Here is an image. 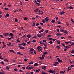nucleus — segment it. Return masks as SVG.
<instances>
[{
    "label": "nucleus",
    "mask_w": 74,
    "mask_h": 74,
    "mask_svg": "<svg viewBox=\"0 0 74 74\" xmlns=\"http://www.w3.org/2000/svg\"><path fill=\"white\" fill-rule=\"evenodd\" d=\"M36 4V5H38V6L40 5V3H37Z\"/></svg>",
    "instance_id": "72a5a7b5"
},
{
    "label": "nucleus",
    "mask_w": 74,
    "mask_h": 74,
    "mask_svg": "<svg viewBox=\"0 0 74 74\" xmlns=\"http://www.w3.org/2000/svg\"><path fill=\"white\" fill-rule=\"evenodd\" d=\"M8 40L9 41H10L11 40V38H8Z\"/></svg>",
    "instance_id": "338daca9"
},
{
    "label": "nucleus",
    "mask_w": 74,
    "mask_h": 74,
    "mask_svg": "<svg viewBox=\"0 0 74 74\" xmlns=\"http://www.w3.org/2000/svg\"><path fill=\"white\" fill-rule=\"evenodd\" d=\"M43 54H48V53H47V52H44L43 53Z\"/></svg>",
    "instance_id": "7c9ffc66"
},
{
    "label": "nucleus",
    "mask_w": 74,
    "mask_h": 74,
    "mask_svg": "<svg viewBox=\"0 0 74 74\" xmlns=\"http://www.w3.org/2000/svg\"><path fill=\"white\" fill-rule=\"evenodd\" d=\"M0 36L2 38H4V37L2 35L0 34Z\"/></svg>",
    "instance_id": "de8ad7c7"
},
{
    "label": "nucleus",
    "mask_w": 74,
    "mask_h": 74,
    "mask_svg": "<svg viewBox=\"0 0 74 74\" xmlns=\"http://www.w3.org/2000/svg\"><path fill=\"white\" fill-rule=\"evenodd\" d=\"M4 61H5V62H9L8 60L6 59H4Z\"/></svg>",
    "instance_id": "c756f323"
},
{
    "label": "nucleus",
    "mask_w": 74,
    "mask_h": 74,
    "mask_svg": "<svg viewBox=\"0 0 74 74\" xmlns=\"http://www.w3.org/2000/svg\"><path fill=\"white\" fill-rule=\"evenodd\" d=\"M27 37H28V38H30V37H31V35H27Z\"/></svg>",
    "instance_id": "393cba45"
},
{
    "label": "nucleus",
    "mask_w": 74,
    "mask_h": 74,
    "mask_svg": "<svg viewBox=\"0 0 74 74\" xmlns=\"http://www.w3.org/2000/svg\"><path fill=\"white\" fill-rule=\"evenodd\" d=\"M41 70V69H39L37 70H36V71H35V70H34V71H35L36 72H39V71H40V70Z\"/></svg>",
    "instance_id": "9b49d317"
},
{
    "label": "nucleus",
    "mask_w": 74,
    "mask_h": 74,
    "mask_svg": "<svg viewBox=\"0 0 74 74\" xmlns=\"http://www.w3.org/2000/svg\"><path fill=\"white\" fill-rule=\"evenodd\" d=\"M65 12L64 11H62L61 12H60V15H62L63 14H64Z\"/></svg>",
    "instance_id": "5701e85b"
},
{
    "label": "nucleus",
    "mask_w": 74,
    "mask_h": 74,
    "mask_svg": "<svg viewBox=\"0 0 74 74\" xmlns=\"http://www.w3.org/2000/svg\"><path fill=\"white\" fill-rule=\"evenodd\" d=\"M71 21H72L73 23H74V21H73V18H71Z\"/></svg>",
    "instance_id": "c03bdc74"
},
{
    "label": "nucleus",
    "mask_w": 74,
    "mask_h": 74,
    "mask_svg": "<svg viewBox=\"0 0 74 74\" xmlns=\"http://www.w3.org/2000/svg\"><path fill=\"white\" fill-rule=\"evenodd\" d=\"M56 48H58V49L59 50V49H60V46L57 45L56 46Z\"/></svg>",
    "instance_id": "a211bd4d"
},
{
    "label": "nucleus",
    "mask_w": 74,
    "mask_h": 74,
    "mask_svg": "<svg viewBox=\"0 0 74 74\" xmlns=\"http://www.w3.org/2000/svg\"><path fill=\"white\" fill-rule=\"evenodd\" d=\"M37 49H38V52H40V51H42V47L39 46L37 47Z\"/></svg>",
    "instance_id": "f257e3e1"
},
{
    "label": "nucleus",
    "mask_w": 74,
    "mask_h": 74,
    "mask_svg": "<svg viewBox=\"0 0 74 74\" xmlns=\"http://www.w3.org/2000/svg\"><path fill=\"white\" fill-rule=\"evenodd\" d=\"M64 73H65V71H64L63 72V71L60 72V74H64Z\"/></svg>",
    "instance_id": "f3484780"
},
{
    "label": "nucleus",
    "mask_w": 74,
    "mask_h": 74,
    "mask_svg": "<svg viewBox=\"0 0 74 74\" xmlns=\"http://www.w3.org/2000/svg\"><path fill=\"white\" fill-rule=\"evenodd\" d=\"M37 37H39V38L41 37V35L40 34H37Z\"/></svg>",
    "instance_id": "f8f14e48"
},
{
    "label": "nucleus",
    "mask_w": 74,
    "mask_h": 74,
    "mask_svg": "<svg viewBox=\"0 0 74 74\" xmlns=\"http://www.w3.org/2000/svg\"><path fill=\"white\" fill-rule=\"evenodd\" d=\"M10 52H13V53H15V51H14V50H10Z\"/></svg>",
    "instance_id": "dca6fc26"
},
{
    "label": "nucleus",
    "mask_w": 74,
    "mask_h": 74,
    "mask_svg": "<svg viewBox=\"0 0 74 74\" xmlns=\"http://www.w3.org/2000/svg\"><path fill=\"white\" fill-rule=\"evenodd\" d=\"M8 7H12V5L11 4H9L8 5Z\"/></svg>",
    "instance_id": "864d4df0"
},
{
    "label": "nucleus",
    "mask_w": 74,
    "mask_h": 74,
    "mask_svg": "<svg viewBox=\"0 0 74 74\" xmlns=\"http://www.w3.org/2000/svg\"><path fill=\"white\" fill-rule=\"evenodd\" d=\"M64 33H65V34H68V32L66 31V30H64Z\"/></svg>",
    "instance_id": "412c9836"
},
{
    "label": "nucleus",
    "mask_w": 74,
    "mask_h": 74,
    "mask_svg": "<svg viewBox=\"0 0 74 74\" xmlns=\"http://www.w3.org/2000/svg\"><path fill=\"white\" fill-rule=\"evenodd\" d=\"M49 72L50 73H52L53 74H55L56 73V72L55 71H53L52 70H50L49 71Z\"/></svg>",
    "instance_id": "f03ea898"
},
{
    "label": "nucleus",
    "mask_w": 74,
    "mask_h": 74,
    "mask_svg": "<svg viewBox=\"0 0 74 74\" xmlns=\"http://www.w3.org/2000/svg\"><path fill=\"white\" fill-rule=\"evenodd\" d=\"M56 39H53V42L55 41H56Z\"/></svg>",
    "instance_id": "3c124183"
},
{
    "label": "nucleus",
    "mask_w": 74,
    "mask_h": 74,
    "mask_svg": "<svg viewBox=\"0 0 74 74\" xmlns=\"http://www.w3.org/2000/svg\"><path fill=\"white\" fill-rule=\"evenodd\" d=\"M74 65L73 64V65H71L70 66V67H74Z\"/></svg>",
    "instance_id": "603ef678"
},
{
    "label": "nucleus",
    "mask_w": 74,
    "mask_h": 74,
    "mask_svg": "<svg viewBox=\"0 0 74 74\" xmlns=\"http://www.w3.org/2000/svg\"><path fill=\"white\" fill-rule=\"evenodd\" d=\"M24 20H25V21H26V20H27L28 18H27V17H25L24 18Z\"/></svg>",
    "instance_id": "c85d7f7f"
},
{
    "label": "nucleus",
    "mask_w": 74,
    "mask_h": 74,
    "mask_svg": "<svg viewBox=\"0 0 74 74\" xmlns=\"http://www.w3.org/2000/svg\"><path fill=\"white\" fill-rule=\"evenodd\" d=\"M20 73H22L23 71L21 69L19 70Z\"/></svg>",
    "instance_id": "680f3d73"
},
{
    "label": "nucleus",
    "mask_w": 74,
    "mask_h": 74,
    "mask_svg": "<svg viewBox=\"0 0 74 74\" xmlns=\"http://www.w3.org/2000/svg\"><path fill=\"white\" fill-rule=\"evenodd\" d=\"M47 48V46H45L44 47V49L45 50V49Z\"/></svg>",
    "instance_id": "e2e57ef3"
},
{
    "label": "nucleus",
    "mask_w": 74,
    "mask_h": 74,
    "mask_svg": "<svg viewBox=\"0 0 74 74\" xmlns=\"http://www.w3.org/2000/svg\"><path fill=\"white\" fill-rule=\"evenodd\" d=\"M0 59H2V60H3V59H4V58H1V56H0Z\"/></svg>",
    "instance_id": "13d9d810"
},
{
    "label": "nucleus",
    "mask_w": 74,
    "mask_h": 74,
    "mask_svg": "<svg viewBox=\"0 0 74 74\" xmlns=\"http://www.w3.org/2000/svg\"><path fill=\"white\" fill-rule=\"evenodd\" d=\"M14 71H17V69H14Z\"/></svg>",
    "instance_id": "052dcab7"
},
{
    "label": "nucleus",
    "mask_w": 74,
    "mask_h": 74,
    "mask_svg": "<svg viewBox=\"0 0 74 74\" xmlns=\"http://www.w3.org/2000/svg\"><path fill=\"white\" fill-rule=\"evenodd\" d=\"M3 35L5 36H8V33H6L4 34Z\"/></svg>",
    "instance_id": "1a4fd4ad"
},
{
    "label": "nucleus",
    "mask_w": 74,
    "mask_h": 74,
    "mask_svg": "<svg viewBox=\"0 0 74 74\" xmlns=\"http://www.w3.org/2000/svg\"><path fill=\"white\" fill-rule=\"evenodd\" d=\"M60 31L61 33H64V30H63V29H60Z\"/></svg>",
    "instance_id": "6ab92c4d"
},
{
    "label": "nucleus",
    "mask_w": 74,
    "mask_h": 74,
    "mask_svg": "<svg viewBox=\"0 0 74 74\" xmlns=\"http://www.w3.org/2000/svg\"><path fill=\"white\" fill-rule=\"evenodd\" d=\"M21 53V52H18L17 53V55H20Z\"/></svg>",
    "instance_id": "37998d69"
},
{
    "label": "nucleus",
    "mask_w": 74,
    "mask_h": 74,
    "mask_svg": "<svg viewBox=\"0 0 74 74\" xmlns=\"http://www.w3.org/2000/svg\"><path fill=\"white\" fill-rule=\"evenodd\" d=\"M65 48L66 49H68L69 48H70V47L67 46H65Z\"/></svg>",
    "instance_id": "bb28decb"
},
{
    "label": "nucleus",
    "mask_w": 74,
    "mask_h": 74,
    "mask_svg": "<svg viewBox=\"0 0 74 74\" xmlns=\"http://www.w3.org/2000/svg\"><path fill=\"white\" fill-rule=\"evenodd\" d=\"M36 42V40H34L32 41V42Z\"/></svg>",
    "instance_id": "4c0bfd02"
},
{
    "label": "nucleus",
    "mask_w": 74,
    "mask_h": 74,
    "mask_svg": "<svg viewBox=\"0 0 74 74\" xmlns=\"http://www.w3.org/2000/svg\"><path fill=\"white\" fill-rule=\"evenodd\" d=\"M45 54H44L43 55H42V57H45Z\"/></svg>",
    "instance_id": "bf43d9fd"
},
{
    "label": "nucleus",
    "mask_w": 74,
    "mask_h": 74,
    "mask_svg": "<svg viewBox=\"0 0 74 74\" xmlns=\"http://www.w3.org/2000/svg\"><path fill=\"white\" fill-rule=\"evenodd\" d=\"M38 11V9H36L35 10H34V12H37Z\"/></svg>",
    "instance_id": "9d476101"
},
{
    "label": "nucleus",
    "mask_w": 74,
    "mask_h": 74,
    "mask_svg": "<svg viewBox=\"0 0 74 74\" xmlns=\"http://www.w3.org/2000/svg\"><path fill=\"white\" fill-rule=\"evenodd\" d=\"M18 47L20 49H25V47H22V46H18Z\"/></svg>",
    "instance_id": "7ed1b4c3"
},
{
    "label": "nucleus",
    "mask_w": 74,
    "mask_h": 74,
    "mask_svg": "<svg viewBox=\"0 0 74 74\" xmlns=\"http://www.w3.org/2000/svg\"><path fill=\"white\" fill-rule=\"evenodd\" d=\"M10 16V14H6V15L5 16V18H8V16Z\"/></svg>",
    "instance_id": "2eb2a0df"
},
{
    "label": "nucleus",
    "mask_w": 74,
    "mask_h": 74,
    "mask_svg": "<svg viewBox=\"0 0 74 74\" xmlns=\"http://www.w3.org/2000/svg\"><path fill=\"white\" fill-rule=\"evenodd\" d=\"M11 42H10L9 44H7V45H8V46H10V45H11Z\"/></svg>",
    "instance_id": "ea45409f"
},
{
    "label": "nucleus",
    "mask_w": 74,
    "mask_h": 74,
    "mask_svg": "<svg viewBox=\"0 0 74 74\" xmlns=\"http://www.w3.org/2000/svg\"><path fill=\"white\" fill-rule=\"evenodd\" d=\"M53 63L56 64H59V62H54Z\"/></svg>",
    "instance_id": "cd10ccee"
},
{
    "label": "nucleus",
    "mask_w": 74,
    "mask_h": 74,
    "mask_svg": "<svg viewBox=\"0 0 74 74\" xmlns=\"http://www.w3.org/2000/svg\"><path fill=\"white\" fill-rule=\"evenodd\" d=\"M44 32V29H42L40 31L38 32V33H42V32Z\"/></svg>",
    "instance_id": "ddd939ff"
},
{
    "label": "nucleus",
    "mask_w": 74,
    "mask_h": 74,
    "mask_svg": "<svg viewBox=\"0 0 74 74\" xmlns=\"http://www.w3.org/2000/svg\"><path fill=\"white\" fill-rule=\"evenodd\" d=\"M9 34L10 36H11V37H12V36H14V34H13L12 33H10Z\"/></svg>",
    "instance_id": "aec40b11"
},
{
    "label": "nucleus",
    "mask_w": 74,
    "mask_h": 74,
    "mask_svg": "<svg viewBox=\"0 0 74 74\" xmlns=\"http://www.w3.org/2000/svg\"><path fill=\"white\" fill-rule=\"evenodd\" d=\"M57 41V44H60V41L57 40H56Z\"/></svg>",
    "instance_id": "423d86ee"
},
{
    "label": "nucleus",
    "mask_w": 74,
    "mask_h": 74,
    "mask_svg": "<svg viewBox=\"0 0 74 74\" xmlns=\"http://www.w3.org/2000/svg\"><path fill=\"white\" fill-rule=\"evenodd\" d=\"M22 68L23 69H26V67H25V66H23L22 67Z\"/></svg>",
    "instance_id": "4d7b16f0"
},
{
    "label": "nucleus",
    "mask_w": 74,
    "mask_h": 74,
    "mask_svg": "<svg viewBox=\"0 0 74 74\" xmlns=\"http://www.w3.org/2000/svg\"><path fill=\"white\" fill-rule=\"evenodd\" d=\"M33 69V66H31V67H29L28 68V70H32Z\"/></svg>",
    "instance_id": "4468645a"
},
{
    "label": "nucleus",
    "mask_w": 74,
    "mask_h": 74,
    "mask_svg": "<svg viewBox=\"0 0 74 74\" xmlns=\"http://www.w3.org/2000/svg\"><path fill=\"white\" fill-rule=\"evenodd\" d=\"M4 74V73H2V72L0 73V74Z\"/></svg>",
    "instance_id": "774afa93"
},
{
    "label": "nucleus",
    "mask_w": 74,
    "mask_h": 74,
    "mask_svg": "<svg viewBox=\"0 0 74 74\" xmlns=\"http://www.w3.org/2000/svg\"><path fill=\"white\" fill-rule=\"evenodd\" d=\"M49 44H53V42L52 41H50L49 42Z\"/></svg>",
    "instance_id": "f704fd0d"
},
{
    "label": "nucleus",
    "mask_w": 74,
    "mask_h": 74,
    "mask_svg": "<svg viewBox=\"0 0 74 74\" xmlns=\"http://www.w3.org/2000/svg\"><path fill=\"white\" fill-rule=\"evenodd\" d=\"M51 35H48V36H47V37H51Z\"/></svg>",
    "instance_id": "0e129e2a"
},
{
    "label": "nucleus",
    "mask_w": 74,
    "mask_h": 74,
    "mask_svg": "<svg viewBox=\"0 0 74 74\" xmlns=\"http://www.w3.org/2000/svg\"><path fill=\"white\" fill-rule=\"evenodd\" d=\"M43 70H44V71H45L46 70L45 69H46V66H43L42 67V68Z\"/></svg>",
    "instance_id": "20e7f679"
},
{
    "label": "nucleus",
    "mask_w": 74,
    "mask_h": 74,
    "mask_svg": "<svg viewBox=\"0 0 74 74\" xmlns=\"http://www.w3.org/2000/svg\"><path fill=\"white\" fill-rule=\"evenodd\" d=\"M4 9L5 10H7V11H8V10H9L8 8H5Z\"/></svg>",
    "instance_id": "2f4dec72"
},
{
    "label": "nucleus",
    "mask_w": 74,
    "mask_h": 74,
    "mask_svg": "<svg viewBox=\"0 0 74 74\" xmlns=\"http://www.w3.org/2000/svg\"><path fill=\"white\" fill-rule=\"evenodd\" d=\"M71 53H74V50H72L71 51Z\"/></svg>",
    "instance_id": "69168bd1"
},
{
    "label": "nucleus",
    "mask_w": 74,
    "mask_h": 74,
    "mask_svg": "<svg viewBox=\"0 0 74 74\" xmlns=\"http://www.w3.org/2000/svg\"><path fill=\"white\" fill-rule=\"evenodd\" d=\"M42 22L43 23H45V21L44 20H42Z\"/></svg>",
    "instance_id": "6e6d98bb"
},
{
    "label": "nucleus",
    "mask_w": 74,
    "mask_h": 74,
    "mask_svg": "<svg viewBox=\"0 0 74 74\" xmlns=\"http://www.w3.org/2000/svg\"><path fill=\"white\" fill-rule=\"evenodd\" d=\"M32 38H37V36H33Z\"/></svg>",
    "instance_id": "c9c22d12"
},
{
    "label": "nucleus",
    "mask_w": 74,
    "mask_h": 74,
    "mask_svg": "<svg viewBox=\"0 0 74 74\" xmlns=\"http://www.w3.org/2000/svg\"><path fill=\"white\" fill-rule=\"evenodd\" d=\"M30 42H31V41H29L27 42V44H29L30 43Z\"/></svg>",
    "instance_id": "09e8293b"
},
{
    "label": "nucleus",
    "mask_w": 74,
    "mask_h": 74,
    "mask_svg": "<svg viewBox=\"0 0 74 74\" xmlns=\"http://www.w3.org/2000/svg\"><path fill=\"white\" fill-rule=\"evenodd\" d=\"M35 26H39V23H36L35 25Z\"/></svg>",
    "instance_id": "79ce46f5"
},
{
    "label": "nucleus",
    "mask_w": 74,
    "mask_h": 74,
    "mask_svg": "<svg viewBox=\"0 0 74 74\" xmlns=\"http://www.w3.org/2000/svg\"><path fill=\"white\" fill-rule=\"evenodd\" d=\"M57 59H58V62H63V60H60L59 58H57Z\"/></svg>",
    "instance_id": "39448f33"
},
{
    "label": "nucleus",
    "mask_w": 74,
    "mask_h": 74,
    "mask_svg": "<svg viewBox=\"0 0 74 74\" xmlns=\"http://www.w3.org/2000/svg\"><path fill=\"white\" fill-rule=\"evenodd\" d=\"M29 64H33V63L32 62H31L29 63Z\"/></svg>",
    "instance_id": "8fccbe9b"
},
{
    "label": "nucleus",
    "mask_w": 74,
    "mask_h": 74,
    "mask_svg": "<svg viewBox=\"0 0 74 74\" xmlns=\"http://www.w3.org/2000/svg\"><path fill=\"white\" fill-rule=\"evenodd\" d=\"M34 50V49L32 48L31 49H30V52H32V51H33Z\"/></svg>",
    "instance_id": "b1692460"
},
{
    "label": "nucleus",
    "mask_w": 74,
    "mask_h": 74,
    "mask_svg": "<svg viewBox=\"0 0 74 74\" xmlns=\"http://www.w3.org/2000/svg\"><path fill=\"white\" fill-rule=\"evenodd\" d=\"M57 36H62L63 35L62 34H60L59 33H57L56 34Z\"/></svg>",
    "instance_id": "0eeeda50"
},
{
    "label": "nucleus",
    "mask_w": 74,
    "mask_h": 74,
    "mask_svg": "<svg viewBox=\"0 0 74 74\" xmlns=\"http://www.w3.org/2000/svg\"><path fill=\"white\" fill-rule=\"evenodd\" d=\"M68 8H70V9H73V8L72 6H70Z\"/></svg>",
    "instance_id": "473e14b6"
},
{
    "label": "nucleus",
    "mask_w": 74,
    "mask_h": 74,
    "mask_svg": "<svg viewBox=\"0 0 74 74\" xmlns=\"http://www.w3.org/2000/svg\"><path fill=\"white\" fill-rule=\"evenodd\" d=\"M1 63L2 64H4V62L3 61L1 62Z\"/></svg>",
    "instance_id": "a18cd8bd"
},
{
    "label": "nucleus",
    "mask_w": 74,
    "mask_h": 74,
    "mask_svg": "<svg viewBox=\"0 0 74 74\" xmlns=\"http://www.w3.org/2000/svg\"><path fill=\"white\" fill-rule=\"evenodd\" d=\"M35 25H36V23H33V25H32V26H35Z\"/></svg>",
    "instance_id": "a19ab883"
},
{
    "label": "nucleus",
    "mask_w": 74,
    "mask_h": 74,
    "mask_svg": "<svg viewBox=\"0 0 74 74\" xmlns=\"http://www.w3.org/2000/svg\"><path fill=\"white\" fill-rule=\"evenodd\" d=\"M52 23H55V20H53L52 21H51Z\"/></svg>",
    "instance_id": "58836bf2"
},
{
    "label": "nucleus",
    "mask_w": 74,
    "mask_h": 74,
    "mask_svg": "<svg viewBox=\"0 0 74 74\" xmlns=\"http://www.w3.org/2000/svg\"><path fill=\"white\" fill-rule=\"evenodd\" d=\"M40 1H41V0H37V1L38 3H40L41 2Z\"/></svg>",
    "instance_id": "49530a36"
},
{
    "label": "nucleus",
    "mask_w": 74,
    "mask_h": 74,
    "mask_svg": "<svg viewBox=\"0 0 74 74\" xmlns=\"http://www.w3.org/2000/svg\"><path fill=\"white\" fill-rule=\"evenodd\" d=\"M15 22H18V19L16 18H15Z\"/></svg>",
    "instance_id": "a878e982"
},
{
    "label": "nucleus",
    "mask_w": 74,
    "mask_h": 74,
    "mask_svg": "<svg viewBox=\"0 0 74 74\" xmlns=\"http://www.w3.org/2000/svg\"><path fill=\"white\" fill-rule=\"evenodd\" d=\"M48 30H46L45 31V33H48Z\"/></svg>",
    "instance_id": "5fc2aeb1"
},
{
    "label": "nucleus",
    "mask_w": 74,
    "mask_h": 74,
    "mask_svg": "<svg viewBox=\"0 0 74 74\" xmlns=\"http://www.w3.org/2000/svg\"><path fill=\"white\" fill-rule=\"evenodd\" d=\"M66 25H67V26H69V23L68 22H66Z\"/></svg>",
    "instance_id": "e433bc0d"
},
{
    "label": "nucleus",
    "mask_w": 74,
    "mask_h": 74,
    "mask_svg": "<svg viewBox=\"0 0 74 74\" xmlns=\"http://www.w3.org/2000/svg\"><path fill=\"white\" fill-rule=\"evenodd\" d=\"M38 63H35L34 64V66H38Z\"/></svg>",
    "instance_id": "4be33fe9"
},
{
    "label": "nucleus",
    "mask_w": 74,
    "mask_h": 74,
    "mask_svg": "<svg viewBox=\"0 0 74 74\" xmlns=\"http://www.w3.org/2000/svg\"><path fill=\"white\" fill-rule=\"evenodd\" d=\"M6 69L7 70H9V69H10V67L8 66H5Z\"/></svg>",
    "instance_id": "6e6552de"
}]
</instances>
